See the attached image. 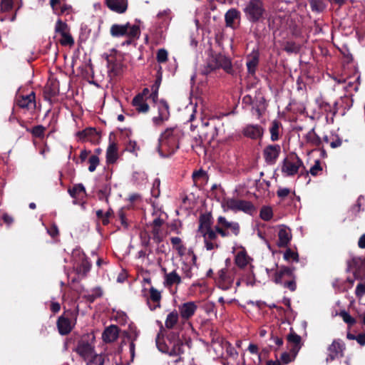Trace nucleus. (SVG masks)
<instances>
[{"instance_id": "f257e3e1", "label": "nucleus", "mask_w": 365, "mask_h": 365, "mask_svg": "<svg viewBox=\"0 0 365 365\" xmlns=\"http://www.w3.org/2000/svg\"><path fill=\"white\" fill-rule=\"evenodd\" d=\"M180 130L178 127L166 128L159 138L158 151L162 157H169L178 148Z\"/></svg>"}, {"instance_id": "f03ea898", "label": "nucleus", "mask_w": 365, "mask_h": 365, "mask_svg": "<svg viewBox=\"0 0 365 365\" xmlns=\"http://www.w3.org/2000/svg\"><path fill=\"white\" fill-rule=\"evenodd\" d=\"M157 346L161 352L170 356H180L184 353L185 345L178 334L171 332L160 342L157 340Z\"/></svg>"}, {"instance_id": "7ed1b4c3", "label": "nucleus", "mask_w": 365, "mask_h": 365, "mask_svg": "<svg viewBox=\"0 0 365 365\" xmlns=\"http://www.w3.org/2000/svg\"><path fill=\"white\" fill-rule=\"evenodd\" d=\"M243 11L250 21L257 22L263 17L265 9L262 0H249L245 4Z\"/></svg>"}, {"instance_id": "20e7f679", "label": "nucleus", "mask_w": 365, "mask_h": 365, "mask_svg": "<svg viewBox=\"0 0 365 365\" xmlns=\"http://www.w3.org/2000/svg\"><path fill=\"white\" fill-rule=\"evenodd\" d=\"M224 211L232 210L234 212L242 211L252 214L255 210L254 205L249 201L236 200L234 198L223 199L221 202Z\"/></svg>"}, {"instance_id": "39448f33", "label": "nucleus", "mask_w": 365, "mask_h": 365, "mask_svg": "<svg viewBox=\"0 0 365 365\" xmlns=\"http://www.w3.org/2000/svg\"><path fill=\"white\" fill-rule=\"evenodd\" d=\"M215 230L222 237H227L230 234L237 235L240 232V225L237 222L228 221L225 217L220 216L217 218Z\"/></svg>"}, {"instance_id": "423d86ee", "label": "nucleus", "mask_w": 365, "mask_h": 365, "mask_svg": "<svg viewBox=\"0 0 365 365\" xmlns=\"http://www.w3.org/2000/svg\"><path fill=\"white\" fill-rule=\"evenodd\" d=\"M74 267L77 273L84 277L90 271L91 264L81 249H75L72 253Z\"/></svg>"}, {"instance_id": "0eeeda50", "label": "nucleus", "mask_w": 365, "mask_h": 365, "mask_svg": "<svg viewBox=\"0 0 365 365\" xmlns=\"http://www.w3.org/2000/svg\"><path fill=\"white\" fill-rule=\"evenodd\" d=\"M210 217L207 215H202L200 217V225L197 230V234L204 238V242L215 241L217 239V232L210 228Z\"/></svg>"}, {"instance_id": "6e6552de", "label": "nucleus", "mask_w": 365, "mask_h": 365, "mask_svg": "<svg viewBox=\"0 0 365 365\" xmlns=\"http://www.w3.org/2000/svg\"><path fill=\"white\" fill-rule=\"evenodd\" d=\"M158 115L152 118L155 125L159 126L167 121L170 118L169 106L168 103L163 101H160L158 104Z\"/></svg>"}, {"instance_id": "1a4fd4ad", "label": "nucleus", "mask_w": 365, "mask_h": 365, "mask_svg": "<svg viewBox=\"0 0 365 365\" xmlns=\"http://www.w3.org/2000/svg\"><path fill=\"white\" fill-rule=\"evenodd\" d=\"M302 160L297 157L285 159L282 168V171L286 175H294L297 173L299 168L302 167Z\"/></svg>"}, {"instance_id": "9d476101", "label": "nucleus", "mask_w": 365, "mask_h": 365, "mask_svg": "<svg viewBox=\"0 0 365 365\" xmlns=\"http://www.w3.org/2000/svg\"><path fill=\"white\" fill-rule=\"evenodd\" d=\"M149 95V89L144 88L141 93L137 95L133 100V106L139 113H147L149 106L146 101Z\"/></svg>"}, {"instance_id": "9b49d317", "label": "nucleus", "mask_w": 365, "mask_h": 365, "mask_svg": "<svg viewBox=\"0 0 365 365\" xmlns=\"http://www.w3.org/2000/svg\"><path fill=\"white\" fill-rule=\"evenodd\" d=\"M349 269L351 271L356 279L365 277V262L359 257L353 258L349 262Z\"/></svg>"}, {"instance_id": "f8f14e48", "label": "nucleus", "mask_w": 365, "mask_h": 365, "mask_svg": "<svg viewBox=\"0 0 365 365\" xmlns=\"http://www.w3.org/2000/svg\"><path fill=\"white\" fill-rule=\"evenodd\" d=\"M242 133L247 138L258 140L262 137L264 129L259 125L247 124L243 128Z\"/></svg>"}, {"instance_id": "ddd939ff", "label": "nucleus", "mask_w": 365, "mask_h": 365, "mask_svg": "<svg viewBox=\"0 0 365 365\" xmlns=\"http://www.w3.org/2000/svg\"><path fill=\"white\" fill-rule=\"evenodd\" d=\"M212 60L215 62L209 64L211 70H214L220 67L222 68L227 72H229L231 70V62L226 56L222 54H217L212 56Z\"/></svg>"}, {"instance_id": "4468645a", "label": "nucleus", "mask_w": 365, "mask_h": 365, "mask_svg": "<svg viewBox=\"0 0 365 365\" xmlns=\"http://www.w3.org/2000/svg\"><path fill=\"white\" fill-rule=\"evenodd\" d=\"M197 306L195 302H187L178 307L180 315L183 319H189L195 313Z\"/></svg>"}, {"instance_id": "2eb2a0df", "label": "nucleus", "mask_w": 365, "mask_h": 365, "mask_svg": "<svg viewBox=\"0 0 365 365\" xmlns=\"http://www.w3.org/2000/svg\"><path fill=\"white\" fill-rule=\"evenodd\" d=\"M76 351L86 361L89 359L95 354L93 346L84 341L78 342Z\"/></svg>"}, {"instance_id": "dca6fc26", "label": "nucleus", "mask_w": 365, "mask_h": 365, "mask_svg": "<svg viewBox=\"0 0 365 365\" xmlns=\"http://www.w3.org/2000/svg\"><path fill=\"white\" fill-rule=\"evenodd\" d=\"M233 272H228L222 269L219 272L218 287L223 289H228L234 282Z\"/></svg>"}, {"instance_id": "f3484780", "label": "nucleus", "mask_w": 365, "mask_h": 365, "mask_svg": "<svg viewBox=\"0 0 365 365\" xmlns=\"http://www.w3.org/2000/svg\"><path fill=\"white\" fill-rule=\"evenodd\" d=\"M281 151L279 145H270L264 150V156L268 163H274Z\"/></svg>"}, {"instance_id": "a211bd4d", "label": "nucleus", "mask_w": 365, "mask_h": 365, "mask_svg": "<svg viewBox=\"0 0 365 365\" xmlns=\"http://www.w3.org/2000/svg\"><path fill=\"white\" fill-rule=\"evenodd\" d=\"M288 278H293V269L289 267H282L275 272L273 281L276 284L282 285Z\"/></svg>"}, {"instance_id": "6ab92c4d", "label": "nucleus", "mask_w": 365, "mask_h": 365, "mask_svg": "<svg viewBox=\"0 0 365 365\" xmlns=\"http://www.w3.org/2000/svg\"><path fill=\"white\" fill-rule=\"evenodd\" d=\"M278 237V247H284L287 246L292 239V233L289 228L284 225H280L279 227Z\"/></svg>"}, {"instance_id": "aec40b11", "label": "nucleus", "mask_w": 365, "mask_h": 365, "mask_svg": "<svg viewBox=\"0 0 365 365\" xmlns=\"http://www.w3.org/2000/svg\"><path fill=\"white\" fill-rule=\"evenodd\" d=\"M344 344L339 340H334L332 344L328 347V357L327 361H332L336 358L341 356Z\"/></svg>"}, {"instance_id": "412c9836", "label": "nucleus", "mask_w": 365, "mask_h": 365, "mask_svg": "<svg viewBox=\"0 0 365 365\" xmlns=\"http://www.w3.org/2000/svg\"><path fill=\"white\" fill-rule=\"evenodd\" d=\"M74 326V322L68 316L60 317L57 322V327L61 335L68 334Z\"/></svg>"}, {"instance_id": "4be33fe9", "label": "nucleus", "mask_w": 365, "mask_h": 365, "mask_svg": "<svg viewBox=\"0 0 365 365\" xmlns=\"http://www.w3.org/2000/svg\"><path fill=\"white\" fill-rule=\"evenodd\" d=\"M107 6L113 11L123 14L128 8L127 0H106Z\"/></svg>"}, {"instance_id": "5701e85b", "label": "nucleus", "mask_w": 365, "mask_h": 365, "mask_svg": "<svg viewBox=\"0 0 365 365\" xmlns=\"http://www.w3.org/2000/svg\"><path fill=\"white\" fill-rule=\"evenodd\" d=\"M182 282V278L176 272L173 270L169 273H165L164 276V286L166 287H171L173 285H178Z\"/></svg>"}, {"instance_id": "b1692460", "label": "nucleus", "mask_w": 365, "mask_h": 365, "mask_svg": "<svg viewBox=\"0 0 365 365\" xmlns=\"http://www.w3.org/2000/svg\"><path fill=\"white\" fill-rule=\"evenodd\" d=\"M118 329L116 326H109L103 333L102 337L103 341L109 343L114 341L118 336Z\"/></svg>"}, {"instance_id": "393cba45", "label": "nucleus", "mask_w": 365, "mask_h": 365, "mask_svg": "<svg viewBox=\"0 0 365 365\" xmlns=\"http://www.w3.org/2000/svg\"><path fill=\"white\" fill-rule=\"evenodd\" d=\"M18 105L23 108L30 109L35 108L34 93L32 92L26 96H21V98L18 100Z\"/></svg>"}, {"instance_id": "a878e982", "label": "nucleus", "mask_w": 365, "mask_h": 365, "mask_svg": "<svg viewBox=\"0 0 365 365\" xmlns=\"http://www.w3.org/2000/svg\"><path fill=\"white\" fill-rule=\"evenodd\" d=\"M118 158V146L116 143L111 142L106 150V162L108 164L114 163Z\"/></svg>"}, {"instance_id": "bb28decb", "label": "nucleus", "mask_w": 365, "mask_h": 365, "mask_svg": "<svg viewBox=\"0 0 365 365\" xmlns=\"http://www.w3.org/2000/svg\"><path fill=\"white\" fill-rule=\"evenodd\" d=\"M21 7V0H1V9L2 11H9L11 9L18 10Z\"/></svg>"}, {"instance_id": "cd10ccee", "label": "nucleus", "mask_w": 365, "mask_h": 365, "mask_svg": "<svg viewBox=\"0 0 365 365\" xmlns=\"http://www.w3.org/2000/svg\"><path fill=\"white\" fill-rule=\"evenodd\" d=\"M170 242L173 248L178 252L179 256L182 257L186 254L187 249L180 237H173L170 238Z\"/></svg>"}, {"instance_id": "c85d7f7f", "label": "nucleus", "mask_w": 365, "mask_h": 365, "mask_svg": "<svg viewBox=\"0 0 365 365\" xmlns=\"http://www.w3.org/2000/svg\"><path fill=\"white\" fill-rule=\"evenodd\" d=\"M225 18L226 25L229 27L234 28L235 21L240 19V12L235 9H230L225 14Z\"/></svg>"}, {"instance_id": "c756f323", "label": "nucleus", "mask_w": 365, "mask_h": 365, "mask_svg": "<svg viewBox=\"0 0 365 365\" xmlns=\"http://www.w3.org/2000/svg\"><path fill=\"white\" fill-rule=\"evenodd\" d=\"M68 192L73 198L82 199L86 195V189L82 184H77L69 189Z\"/></svg>"}, {"instance_id": "7c9ffc66", "label": "nucleus", "mask_w": 365, "mask_h": 365, "mask_svg": "<svg viewBox=\"0 0 365 365\" xmlns=\"http://www.w3.org/2000/svg\"><path fill=\"white\" fill-rule=\"evenodd\" d=\"M179 314L174 310L169 313L166 317L165 325L168 329H172L178 322Z\"/></svg>"}, {"instance_id": "2f4dec72", "label": "nucleus", "mask_w": 365, "mask_h": 365, "mask_svg": "<svg viewBox=\"0 0 365 365\" xmlns=\"http://www.w3.org/2000/svg\"><path fill=\"white\" fill-rule=\"evenodd\" d=\"M127 24L124 25L114 24L110 28V34L113 36H126Z\"/></svg>"}, {"instance_id": "473e14b6", "label": "nucleus", "mask_w": 365, "mask_h": 365, "mask_svg": "<svg viewBox=\"0 0 365 365\" xmlns=\"http://www.w3.org/2000/svg\"><path fill=\"white\" fill-rule=\"evenodd\" d=\"M138 336V332L136 330V329L133 327H130V338L131 339V342H130V346H129V349H130L131 361L133 360L134 356H135V344H134V340L136 339Z\"/></svg>"}, {"instance_id": "72a5a7b5", "label": "nucleus", "mask_w": 365, "mask_h": 365, "mask_svg": "<svg viewBox=\"0 0 365 365\" xmlns=\"http://www.w3.org/2000/svg\"><path fill=\"white\" fill-rule=\"evenodd\" d=\"M236 264L242 268L245 267L249 262V257L247 255L245 251L239 252L235 256Z\"/></svg>"}, {"instance_id": "f704fd0d", "label": "nucleus", "mask_w": 365, "mask_h": 365, "mask_svg": "<svg viewBox=\"0 0 365 365\" xmlns=\"http://www.w3.org/2000/svg\"><path fill=\"white\" fill-rule=\"evenodd\" d=\"M287 339L289 342L292 343L294 345L292 350L298 351L300 349L299 344L301 342V337L294 333H291L288 335Z\"/></svg>"}, {"instance_id": "c9c22d12", "label": "nucleus", "mask_w": 365, "mask_h": 365, "mask_svg": "<svg viewBox=\"0 0 365 365\" xmlns=\"http://www.w3.org/2000/svg\"><path fill=\"white\" fill-rule=\"evenodd\" d=\"M279 126L280 123L278 121H272V125L269 129V132L271 134V140L272 141H276L279 139Z\"/></svg>"}, {"instance_id": "e433bc0d", "label": "nucleus", "mask_w": 365, "mask_h": 365, "mask_svg": "<svg viewBox=\"0 0 365 365\" xmlns=\"http://www.w3.org/2000/svg\"><path fill=\"white\" fill-rule=\"evenodd\" d=\"M258 61V56L256 54L249 58L248 61H247V66L249 73H254L255 72Z\"/></svg>"}, {"instance_id": "4c0bfd02", "label": "nucleus", "mask_w": 365, "mask_h": 365, "mask_svg": "<svg viewBox=\"0 0 365 365\" xmlns=\"http://www.w3.org/2000/svg\"><path fill=\"white\" fill-rule=\"evenodd\" d=\"M140 35V29L137 25H130V24H127V31L126 36L135 38L138 37Z\"/></svg>"}, {"instance_id": "58836bf2", "label": "nucleus", "mask_w": 365, "mask_h": 365, "mask_svg": "<svg viewBox=\"0 0 365 365\" xmlns=\"http://www.w3.org/2000/svg\"><path fill=\"white\" fill-rule=\"evenodd\" d=\"M309 3L312 11L317 12L322 11L326 7L323 0H309Z\"/></svg>"}, {"instance_id": "ea45409f", "label": "nucleus", "mask_w": 365, "mask_h": 365, "mask_svg": "<svg viewBox=\"0 0 365 365\" xmlns=\"http://www.w3.org/2000/svg\"><path fill=\"white\" fill-rule=\"evenodd\" d=\"M87 365H103L104 363V357L101 354L96 353L89 359H87Z\"/></svg>"}, {"instance_id": "a19ab883", "label": "nucleus", "mask_w": 365, "mask_h": 365, "mask_svg": "<svg viewBox=\"0 0 365 365\" xmlns=\"http://www.w3.org/2000/svg\"><path fill=\"white\" fill-rule=\"evenodd\" d=\"M259 215L263 220L268 221L271 220L273 216L272 208L267 206L262 207Z\"/></svg>"}, {"instance_id": "79ce46f5", "label": "nucleus", "mask_w": 365, "mask_h": 365, "mask_svg": "<svg viewBox=\"0 0 365 365\" xmlns=\"http://www.w3.org/2000/svg\"><path fill=\"white\" fill-rule=\"evenodd\" d=\"M161 299V293L154 287L150 289V299L153 302L158 303L155 307H159V302Z\"/></svg>"}, {"instance_id": "37998d69", "label": "nucleus", "mask_w": 365, "mask_h": 365, "mask_svg": "<svg viewBox=\"0 0 365 365\" xmlns=\"http://www.w3.org/2000/svg\"><path fill=\"white\" fill-rule=\"evenodd\" d=\"M108 68L110 71L113 72L115 74H118L122 68V65L120 63H114L113 62L112 58L108 59Z\"/></svg>"}, {"instance_id": "c03bdc74", "label": "nucleus", "mask_w": 365, "mask_h": 365, "mask_svg": "<svg viewBox=\"0 0 365 365\" xmlns=\"http://www.w3.org/2000/svg\"><path fill=\"white\" fill-rule=\"evenodd\" d=\"M89 167L88 170L90 172H94L99 164V158L97 155H93L89 158Z\"/></svg>"}, {"instance_id": "a18cd8bd", "label": "nucleus", "mask_w": 365, "mask_h": 365, "mask_svg": "<svg viewBox=\"0 0 365 365\" xmlns=\"http://www.w3.org/2000/svg\"><path fill=\"white\" fill-rule=\"evenodd\" d=\"M152 228V233L153 235V240L156 242H159L163 239V233L161 231V227H151Z\"/></svg>"}, {"instance_id": "49530a36", "label": "nucleus", "mask_w": 365, "mask_h": 365, "mask_svg": "<svg viewBox=\"0 0 365 365\" xmlns=\"http://www.w3.org/2000/svg\"><path fill=\"white\" fill-rule=\"evenodd\" d=\"M168 51L164 48H160L157 52V61L159 63H165L168 60Z\"/></svg>"}, {"instance_id": "de8ad7c7", "label": "nucleus", "mask_w": 365, "mask_h": 365, "mask_svg": "<svg viewBox=\"0 0 365 365\" xmlns=\"http://www.w3.org/2000/svg\"><path fill=\"white\" fill-rule=\"evenodd\" d=\"M55 31L61 36L63 33L67 32V25L59 19L56 24Z\"/></svg>"}, {"instance_id": "09e8293b", "label": "nucleus", "mask_w": 365, "mask_h": 365, "mask_svg": "<svg viewBox=\"0 0 365 365\" xmlns=\"http://www.w3.org/2000/svg\"><path fill=\"white\" fill-rule=\"evenodd\" d=\"M339 315L343 319L344 322L349 325H353L356 323V320L348 312L343 311L341 312Z\"/></svg>"}, {"instance_id": "8fccbe9b", "label": "nucleus", "mask_w": 365, "mask_h": 365, "mask_svg": "<svg viewBox=\"0 0 365 365\" xmlns=\"http://www.w3.org/2000/svg\"><path fill=\"white\" fill-rule=\"evenodd\" d=\"M284 258L286 260H293L295 262H298L299 256L297 252L292 251L291 250H287L284 254Z\"/></svg>"}, {"instance_id": "3c124183", "label": "nucleus", "mask_w": 365, "mask_h": 365, "mask_svg": "<svg viewBox=\"0 0 365 365\" xmlns=\"http://www.w3.org/2000/svg\"><path fill=\"white\" fill-rule=\"evenodd\" d=\"M60 43L62 45H71L73 43V39L71 35H69L67 32L63 33L61 35V38L60 39Z\"/></svg>"}, {"instance_id": "603ef678", "label": "nucleus", "mask_w": 365, "mask_h": 365, "mask_svg": "<svg viewBox=\"0 0 365 365\" xmlns=\"http://www.w3.org/2000/svg\"><path fill=\"white\" fill-rule=\"evenodd\" d=\"M294 351L295 352L292 354L287 353V352L283 353L281 356V361L284 364H288V363L291 362L295 358V356L297 352L296 351Z\"/></svg>"}, {"instance_id": "864d4df0", "label": "nucleus", "mask_w": 365, "mask_h": 365, "mask_svg": "<svg viewBox=\"0 0 365 365\" xmlns=\"http://www.w3.org/2000/svg\"><path fill=\"white\" fill-rule=\"evenodd\" d=\"M282 285L291 291H294L297 287L294 276L293 275V278H288V279L285 281Z\"/></svg>"}, {"instance_id": "5fc2aeb1", "label": "nucleus", "mask_w": 365, "mask_h": 365, "mask_svg": "<svg viewBox=\"0 0 365 365\" xmlns=\"http://www.w3.org/2000/svg\"><path fill=\"white\" fill-rule=\"evenodd\" d=\"M322 170L319 161L317 160L315 164L310 168L309 173L314 176L317 175L318 173Z\"/></svg>"}, {"instance_id": "6e6d98bb", "label": "nucleus", "mask_w": 365, "mask_h": 365, "mask_svg": "<svg viewBox=\"0 0 365 365\" xmlns=\"http://www.w3.org/2000/svg\"><path fill=\"white\" fill-rule=\"evenodd\" d=\"M45 128L42 125L35 126L32 130V133L36 137H41L43 135Z\"/></svg>"}, {"instance_id": "4d7b16f0", "label": "nucleus", "mask_w": 365, "mask_h": 365, "mask_svg": "<svg viewBox=\"0 0 365 365\" xmlns=\"http://www.w3.org/2000/svg\"><path fill=\"white\" fill-rule=\"evenodd\" d=\"M290 193V190L287 187H279L277 192V196L281 199H284Z\"/></svg>"}, {"instance_id": "13d9d810", "label": "nucleus", "mask_w": 365, "mask_h": 365, "mask_svg": "<svg viewBox=\"0 0 365 365\" xmlns=\"http://www.w3.org/2000/svg\"><path fill=\"white\" fill-rule=\"evenodd\" d=\"M356 295L357 297H362L365 294V283H360L356 286V291H355Z\"/></svg>"}, {"instance_id": "bf43d9fd", "label": "nucleus", "mask_w": 365, "mask_h": 365, "mask_svg": "<svg viewBox=\"0 0 365 365\" xmlns=\"http://www.w3.org/2000/svg\"><path fill=\"white\" fill-rule=\"evenodd\" d=\"M161 82H162V75L159 74L157 76V78H156L154 84L152 86L151 90L152 91H158L159 88H160V84H161Z\"/></svg>"}, {"instance_id": "052dcab7", "label": "nucleus", "mask_w": 365, "mask_h": 365, "mask_svg": "<svg viewBox=\"0 0 365 365\" xmlns=\"http://www.w3.org/2000/svg\"><path fill=\"white\" fill-rule=\"evenodd\" d=\"M352 339H355L360 345H365V334H359L356 336L351 337Z\"/></svg>"}, {"instance_id": "680f3d73", "label": "nucleus", "mask_w": 365, "mask_h": 365, "mask_svg": "<svg viewBox=\"0 0 365 365\" xmlns=\"http://www.w3.org/2000/svg\"><path fill=\"white\" fill-rule=\"evenodd\" d=\"M205 247L207 250H212L218 247V245L215 241H207L205 242Z\"/></svg>"}, {"instance_id": "e2e57ef3", "label": "nucleus", "mask_w": 365, "mask_h": 365, "mask_svg": "<svg viewBox=\"0 0 365 365\" xmlns=\"http://www.w3.org/2000/svg\"><path fill=\"white\" fill-rule=\"evenodd\" d=\"M163 220L159 217H157L155 219L153 220V221L152 222L150 226L151 227H161L163 224Z\"/></svg>"}, {"instance_id": "0e129e2a", "label": "nucleus", "mask_w": 365, "mask_h": 365, "mask_svg": "<svg viewBox=\"0 0 365 365\" xmlns=\"http://www.w3.org/2000/svg\"><path fill=\"white\" fill-rule=\"evenodd\" d=\"M118 320L119 322L125 324L127 322L128 317L123 313H118Z\"/></svg>"}, {"instance_id": "69168bd1", "label": "nucleus", "mask_w": 365, "mask_h": 365, "mask_svg": "<svg viewBox=\"0 0 365 365\" xmlns=\"http://www.w3.org/2000/svg\"><path fill=\"white\" fill-rule=\"evenodd\" d=\"M48 232L51 236L55 237L58 235V230L56 226H53L49 230H48Z\"/></svg>"}, {"instance_id": "338daca9", "label": "nucleus", "mask_w": 365, "mask_h": 365, "mask_svg": "<svg viewBox=\"0 0 365 365\" xmlns=\"http://www.w3.org/2000/svg\"><path fill=\"white\" fill-rule=\"evenodd\" d=\"M89 153H90V152L86 150H81V154H80V159H81V162H83L87 159Z\"/></svg>"}, {"instance_id": "774afa93", "label": "nucleus", "mask_w": 365, "mask_h": 365, "mask_svg": "<svg viewBox=\"0 0 365 365\" xmlns=\"http://www.w3.org/2000/svg\"><path fill=\"white\" fill-rule=\"evenodd\" d=\"M358 245L360 248H365V234L361 235L359 238Z\"/></svg>"}]
</instances>
